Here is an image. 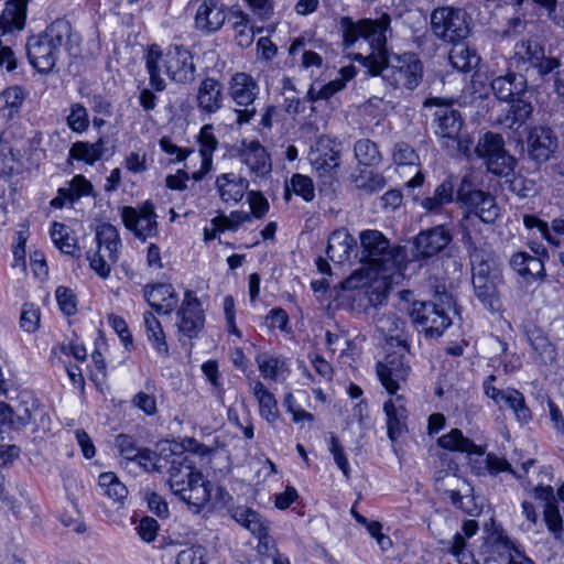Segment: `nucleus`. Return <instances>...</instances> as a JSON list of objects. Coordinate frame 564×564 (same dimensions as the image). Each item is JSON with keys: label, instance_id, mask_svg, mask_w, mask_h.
I'll list each match as a JSON object with an SVG mask.
<instances>
[{"label": "nucleus", "instance_id": "f8f14e48", "mask_svg": "<svg viewBox=\"0 0 564 564\" xmlns=\"http://www.w3.org/2000/svg\"><path fill=\"white\" fill-rule=\"evenodd\" d=\"M390 86L401 94L414 90L422 82L423 64L414 53L394 55L390 58Z\"/></svg>", "mask_w": 564, "mask_h": 564}, {"label": "nucleus", "instance_id": "4be33fe9", "mask_svg": "<svg viewBox=\"0 0 564 564\" xmlns=\"http://www.w3.org/2000/svg\"><path fill=\"white\" fill-rule=\"evenodd\" d=\"M220 199L228 205L238 204L246 195L249 181L234 172L217 176L215 182Z\"/></svg>", "mask_w": 564, "mask_h": 564}, {"label": "nucleus", "instance_id": "de8ad7c7", "mask_svg": "<svg viewBox=\"0 0 564 564\" xmlns=\"http://www.w3.org/2000/svg\"><path fill=\"white\" fill-rule=\"evenodd\" d=\"M101 494L113 500L122 502L128 496V489L112 471L101 473L98 477Z\"/></svg>", "mask_w": 564, "mask_h": 564}, {"label": "nucleus", "instance_id": "e2e57ef3", "mask_svg": "<svg viewBox=\"0 0 564 564\" xmlns=\"http://www.w3.org/2000/svg\"><path fill=\"white\" fill-rule=\"evenodd\" d=\"M481 192V189L475 187L469 175H464L456 188V200L468 206L474 203L476 194H480Z\"/></svg>", "mask_w": 564, "mask_h": 564}, {"label": "nucleus", "instance_id": "3c124183", "mask_svg": "<svg viewBox=\"0 0 564 564\" xmlns=\"http://www.w3.org/2000/svg\"><path fill=\"white\" fill-rule=\"evenodd\" d=\"M291 192L302 197L305 202H312L315 198L313 180L300 173L293 174L285 186V200H290Z\"/></svg>", "mask_w": 564, "mask_h": 564}, {"label": "nucleus", "instance_id": "f3484780", "mask_svg": "<svg viewBox=\"0 0 564 564\" xmlns=\"http://www.w3.org/2000/svg\"><path fill=\"white\" fill-rule=\"evenodd\" d=\"M223 84L214 77H205L197 87L196 106L200 113L214 115L224 106Z\"/></svg>", "mask_w": 564, "mask_h": 564}, {"label": "nucleus", "instance_id": "c756f323", "mask_svg": "<svg viewBox=\"0 0 564 564\" xmlns=\"http://www.w3.org/2000/svg\"><path fill=\"white\" fill-rule=\"evenodd\" d=\"M30 0H9L0 14V30L6 34L13 30H22L25 25Z\"/></svg>", "mask_w": 564, "mask_h": 564}, {"label": "nucleus", "instance_id": "09e8293b", "mask_svg": "<svg viewBox=\"0 0 564 564\" xmlns=\"http://www.w3.org/2000/svg\"><path fill=\"white\" fill-rule=\"evenodd\" d=\"M528 339L532 349L536 352L539 362L543 365L552 364L556 359V349L549 338L540 330H531Z\"/></svg>", "mask_w": 564, "mask_h": 564}, {"label": "nucleus", "instance_id": "a19ab883", "mask_svg": "<svg viewBox=\"0 0 564 564\" xmlns=\"http://www.w3.org/2000/svg\"><path fill=\"white\" fill-rule=\"evenodd\" d=\"M256 362L264 379L276 380L289 371L286 359L281 355L261 352L257 355Z\"/></svg>", "mask_w": 564, "mask_h": 564}, {"label": "nucleus", "instance_id": "338daca9", "mask_svg": "<svg viewBox=\"0 0 564 564\" xmlns=\"http://www.w3.org/2000/svg\"><path fill=\"white\" fill-rule=\"evenodd\" d=\"M206 550L202 545H192L177 554L176 564H207Z\"/></svg>", "mask_w": 564, "mask_h": 564}, {"label": "nucleus", "instance_id": "4d7b16f0", "mask_svg": "<svg viewBox=\"0 0 564 564\" xmlns=\"http://www.w3.org/2000/svg\"><path fill=\"white\" fill-rule=\"evenodd\" d=\"M350 177L357 188L369 193L378 192L386 185L384 176L373 173L371 170H360L359 173H352Z\"/></svg>", "mask_w": 564, "mask_h": 564}, {"label": "nucleus", "instance_id": "79ce46f5", "mask_svg": "<svg viewBox=\"0 0 564 564\" xmlns=\"http://www.w3.org/2000/svg\"><path fill=\"white\" fill-rule=\"evenodd\" d=\"M448 57L452 66L462 73L470 72L476 68L480 62V57L476 51L460 42L454 43Z\"/></svg>", "mask_w": 564, "mask_h": 564}, {"label": "nucleus", "instance_id": "72a5a7b5", "mask_svg": "<svg viewBox=\"0 0 564 564\" xmlns=\"http://www.w3.org/2000/svg\"><path fill=\"white\" fill-rule=\"evenodd\" d=\"M510 108L500 116L499 122L505 128L518 131L532 116L533 106L522 97L510 101Z\"/></svg>", "mask_w": 564, "mask_h": 564}, {"label": "nucleus", "instance_id": "b1692460", "mask_svg": "<svg viewBox=\"0 0 564 564\" xmlns=\"http://www.w3.org/2000/svg\"><path fill=\"white\" fill-rule=\"evenodd\" d=\"M535 497L545 500L543 516L547 530L558 540L563 532V516L551 486L535 488Z\"/></svg>", "mask_w": 564, "mask_h": 564}, {"label": "nucleus", "instance_id": "cd10ccee", "mask_svg": "<svg viewBox=\"0 0 564 564\" xmlns=\"http://www.w3.org/2000/svg\"><path fill=\"white\" fill-rule=\"evenodd\" d=\"M200 471L196 470L189 455L185 453L174 454L171 459L169 469V484L173 492L186 491L184 489V480L192 475H198Z\"/></svg>", "mask_w": 564, "mask_h": 564}, {"label": "nucleus", "instance_id": "dca6fc26", "mask_svg": "<svg viewBox=\"0 0 564 564\" xmlns=\"http://www.w3.org/2000/svg\"><path fill=\"white\" fill-rule=\"evenodd\" d=\"M143 296L156 314L170 315L178 305L180 299L170 283L147 284Z\"/></svg>", "mask_w": 564, "mask_h": 564}, {"label": "nucleus", "instance_id": "ea45409f", "mask_svg": "<svg viewBox=\"0 0 564 564\" xmlns=\"http://www.w3.org/2000/svg\"><path fill=\"white\" fill-rule=\"evenodd\" d=\"M145 333L149 341L156 352L163 357L169 356V345L160 321L155 317L153 312H145L143 314Z\"/></svg>", "mask_w": 564, "mask_h": 564}, {"label": "nucleus", "instance_id": "774afa93", "mask_svg": "<svg viewBox=\"0 0 564 564\" xmlns=\"http://www.w3.org/2000/svg\"><path fill=\"white\" fill-rule=\"evenodd\" d=\"M135 530L143 542L151 543L158 536L160 524L152 517H143L135 527Z\"/></svg>", "mask_w": 564, "mask_h": 564}, {"label": "nucleus", "instance_id": "aec40b11", "mask_svg": "<svg viewBox=\"0 0 564 564\" xmlns=\"http://www.w3.org/2000/svg\"><path fill=\"white\" fill-rule=\"evenodd\" d=\"M529 154L538 163L546 162L557 148V138L549 127L531 129L528 137Z\"/></svg>", "mask_w": 564, "mask_h": 564}, {"label": "nucleus", "instance_id": "423d86ee", "mask_svg": "<svg viewBox=\"0 0 564 564\" xmlns=\"http://www.w3.org/2000/svg\"><path fill=\"white\" fill-rule=\"evenodd\" d=\"M411 355L406 338L402 334L390 335V440L406 429V409L403 399L392 397L400 388L399 381H405L411 372Z\"/></svg>", "mask_w": 564, "mask_h": 564}, {"label": "nucleus", "instance_id": "c03bdc74", "mask_svg": "<svg viewBox=\"0 0 564 564\" xmlns=\"http://www.w3.org/2000/svg\"><path fill=\"white\" fill-rule=\"evenodd\" d=\"M105 141L99 139L95 143L77 141L73 143L69 149V158L84 161L88 164H94L98 160H100L105 153Z\"/></svg>", "mask_w": 564, "mask_h": 564}, {"label": "nucleus", "instance_id": "6ab92c4d", "mask_svg": "<svg viewBox=\"0 0 564 564\" xmlns=\"http://www.w3.org/2000/svg\"><path fill=\"white\" fill-rule=\"evenodd\" d=\"M451 241V231L445 228V226L441 225L421 231L416 236L414 245L417 257L430 258L441 252Z\"/></svg>", "mask_w": 564, "mask_h": 564}, {"label": "nucleus", "instance_id": "393cba45", "mask_svg": "<svg viewBox=\"0 0 564 564\" xmlns=\"http://www.w3.org/2000/svg\"><path fill=\"white\" fill-rule=\"evenodd\" d=\"M356 248V238L347 229L341 228L330 234L326 254L333 262L343 263L350 259V254Z\"/></svg>", "mask_w": 564, "mask_h": 564}, {"label": "nucleus", "instance_id": "37998d69", "mask_svg": "<svg viewBox=\"0 0 564 564\" xmlns=\"http://www.w3.org/2000/svg\"><path fill=\"white\" fill-rule=\"evenodd\" d=\"M469 208L486 224H492L500 216V208L495 197L487 192L476 194L474 203L468 205Z\"/></svg>", "mask_w": 564, "mask_h": 564}, {"label": "nucleus", "instance_id": "0e129e2a", "mask_svg": "<svg viewBox=\"0 0 564 564\" xmlns=\"http://www.w3.org/2000/svg\"><path fill=\"white\" fill-rule=\"evenodd\" d=\"M40 324V310L34 304L25 303L22 308L20 325L28 332L33 333Z\"/></svg>", "mask_w": 564, "mask_h": 564}, {"label": "nucleus", "instance_id": "c9c22d12", "mask_svg": "<svg viewBox=\"0 0 564 564\" xmlns=\"http://www.w3.org/2000/svg\"><path fill=\"white\" fill-rule=\"evenodd\" d=\"M230 19L234 20L235 40L238 46L249 47L257 33L262 32L261 28H254L251 24V18L246 12L237 9L230 12Z\"/></svg>", "mask_w": 564, "mask_h": 564}, {"label": "nucleus", "instance_id": "e433bc0d", "mask_svg": "<svg viewBox=\"0 0 564 564\" xmlns=\"http://www.w3.org/2000/svg\"><path fill=\"white\" fill-rule=\"evenodd\" d=\"M250 388L259 403V412L262 419L269 423H274L279 417L278 402L273 393L260 380H253Z\"/></svg>", "mask_w": 564, "mask_h": 564}, {"label": "nucleus", "instance_id": "0eeeda50", "mask_svg": "<svg viewBox=\"0 0 564 564\" xmlns=\"http://www.w3.org/2000/svg\"><path fill=\"white\" fill-rule=\"evenodd\" d=\"M412 321L430 337H440L451 326V313L456 314V302L445 286H436L433 300L416 304Z\"/></svg>", "mask_w": 564, "mask_h": 564}, {"label": "nucleus", "instance_id": "2eb2a0df", "mask_svg": "<svg viewBox=\"0 0 564 564\" xmlns=\"http://www.w3.org/2000/svg\"><path fill=\"white\" fill-rule=\"evenodd\" d=\"M337 144L329 137L322 135L311 149L308 160L319 176L332 177L339 165Z\"/></svg>", "mask_w": 564, "mask_h": 564}, {"label": "nucleus", "instance_id": "864d4df0", "mask_svg": "<svg viewBox=\"0 0 564 564\" xmlns=\"http://www.w3.org/2000/svg\"><path fill=\"white\" fill-rule=\"evenodd\" d=\"M197 143L202 161H204L205 166L208 167L209 164H213V155L218 148V139L214 134L213 124H204L200 128L197 135Z\"/></svg>", "mask_w": 564, "mask_h": 564}, {"label": "nucleus", "instance_id": "412c9836", "mask_svg": "<svg viewBox=\"0 0 564 564\" xmlns=\"http://www.w3.org/2000/svg\"><path fill=\"white\" fill-rule=\"evenodd\" d=\"M184 482V489L186 491L173 494L191 506L194 512H199L210 499L212 484L204 479L202 473L192 475L189 478H186Z\"/></svg>", "mask_w": 564, "mask_h": 564}, {"label": "nucleus", "instance_id": "69168bd1", "mask_svg": "<svg viewBox=\"0 0 564 564\" xmlns=\"http://www.w3.org/2000/svg\"><path fill=\"white\" fill-rule=\"evenodd\" d=\"M55 296L61 311L65 315L70 316L76 313V296L69 288L58 286Z\"/></svg>", "mask_w": 564, "mask_h": 564}, {"label": "nucleus", "instance_id": "f257e3e1", "mask_svg": "<svg viewBox=\"0 0 564 564\" xmlns=\"http://www.w3.org/2000/svg\"><path fill=\"white\" fill-rule=\"evenodd\" d=\"M361 268L344 281L345 289L368 285L369 302L382 305L388 296V238L379 230L367 229L359 234Z\"/></svg>", "mask_w": 564, "mask_h": 564}, {"label": "nucleus", "instance_id": "5fc2aeb1", "mask_svg": "<svg viewBox=\"0 0 564 564\" xmlns=\"http://www.w3.org/2000/svg\"><path fill=\"white\" fill-rule=\"evenodd\" d=\"M471 468L477 475H496L500 471H511V466L507 459L500 458L495 454H488L481 460H471Z\"/></svg>", "mask_w": 564, "mask_h": 564}, {"label": "nucleus", "instance_id": "c85d7f7f", "mask_svg": "<svg viewBox=\"0 0 564 564\" xmlns=\"http://www.w3.org/2000/svg\"><path fill=\"white\" fill-rule=\"evenodd\" d=\"M393 161L399 166H404L409 170L412 176L405 182L408 187H416L423 184L424 176L417 169L419 156L413 148L406 143H399L395 145L393 152Z\"/></svg>", "mask_w": 564, "mask_h": 564}, {"label": "nucleus", "instance_id": "9d476101", "mask_svg": "<svg viewBox=\"0 0 564 564\" xmlns=\"http://www.w3.org/2000/svg\"><path fill=\"white\" fill-rule=\"evenodd\" d=\"M228 94L231 100L243 109L237 110L236 122L239 126L249 123L256 116L257 110L252 107L260 94L257 80L248 73H235L228 83Z\"/></svg>", "mask_w": 564, "mask_h": 564}, {"label": "nucleus", "instance_id": "49530a36", "mask_svg": "<svg viewBox=\"0 0 564 564\" xmlns=\"http://www.w3.org/2000/svg\"><path fill=\"white\" fill-rule=\"evenodd\" d=\"M503 406L511 409L521 423H528L532 419V413L525 404L524 395L517 389L508 388L505 390L500 408Z\"/></svg>", "mask_w": 564, "mask_h": 564}, {"label": "nucleus", "instance_id": "5701e85b", "mask_svg": "<svg viewBox=\"0 0 564 564\" xmlns=\"http://www.w3.org/2000/svg\"><path fill=\"white\" fill-rule=\"evenodd\" d=\"M491 90L501 101H512L523 97L527 91V78L522 74L508 73L492 79Z\"/></svg>", "mask_w": 564, "mask_h": 564}, {"label": "nucleus", "instance_id": "052dcab7", "mask_svg": "<svg viewBox=\"0 0 564 564\" xmlns=\"http://www.w3.org/2000/svg\"><path fill=\"white\" fill-rule=\"evenodd\" d=\"M67 124L74 132H84L89 127V118L86 108L82 104H74L67 116Z\"/></svg>", "mask_w": 564, "mask_h": 564}, {"label": "nucleus", "instance_id": "39448f33", "mask_svg": "<svg viewBox=\"0 0 564 564\" xmlns=\"http://www.w3.org/2000/svg\"><path fill=\"white\" fill-rule=\"evenodd\" d=\"M469 258L475 296L486 310L499 311L501 307L499 286L503 283V276L497 256L491 250L474 248Z\"/></svg>", "mask_w": 564, "mask_h": 564}, {"label": "nucleus", "instance_id": "a211bd4d", "mask_svg": "<svg viewBox=\"0 0 564 564\" xmlns=\"http://www.w3.org/2000/svg\"><path fill=\"white\" fill-rule=\"evenodd\" d=\"M227 19L226 7L218 0H202L196 10V30L210 34L218 31Z\"/></svg>", "mask_w": 564, "mask_h": 564}, {"label": "nucleus", "instance_id": "680f3d73", "mask_svg": "<svg viewBox=\"0 0 564 564\" xmlns=\"http://www.w3.org/2000/svg\"><path fill=\"white\" fill-rule=\"evenodd\" d=\"M562 63L558 57L545 54V50L539 56L538 62L530 70H534L540 77H545L560 70Z\"/></svg>", "mask_w": 564, "mask_h": 564}, {"label": "nucleus", "instance_id": "4c0bfd02", "mask_svg": "<svg viewBox=\"0 0 564 564\" xmlns=\"http://www.w3.org/2000/svg\"><path fill=\"white\" fill-rule=\"evenodd\" d=\"M96 241L98 250L107 252L110 262H117L118 250L121 246L118 229L111 224H101L96 230Z\"/></svg>", "mask_w": 564, "mask_h": 564}, {"label": "nucleus", "instance_id": "58836bf2", "mask_svg": "<svg viewBox=\"0 0 564 564\" xmlns=\"http://www.w3.org/2000/svg\"><path fill=\"white\" fill-rule=\"evenodd\" d=\"M445 494L449 501L464 512L469 516H477L480 513V508L475 501L473 496V488L468 482L462 480L460 488H449L445 489Z\"/></svg>", "mask_w": 564, "mask_h": 564}, {"label": "nucleus", "instance_id": "603ef678", "mask_svg": "<svg viewBox=\"0 0 564 564\" xmlns=\"http://www.w3.org/2000/svg\"><path fill=\"white\" fill-rule=\"evenodd\" d=\"M58 193L69 203H74L84 196L93 195L94 186L84 175L78 174L67 182L66 186L58 188Z\"/></svg>", "mask_w": 564, "mask_h": 564}, {"label": "nucleus", "instance_id": "13d9d810", "mask_svg": "<svg viewBox=\"0 0 564 564\" xmlns=\"http://www.w3.org/2000/svg\"><path fill=\"white\" fill-rule=\"evenodd\" d=\"M355 158L365 166L376 165L381 161V154L375 142L369 139H361L355 143Z\"/></svg>", "mask_w": 564, "mask_h": 564}, {"label": "nucleus", "instance_id": "473e14b6", "mask_svg": "<svg viewBox=\"0 0 564 564\" xmlns=\"http://www.w3.org/2000/svg\"><path fill=\"white\" fill-rule=\"evenodd\" d=\"M229 512L231 518L250 531L252 535L259 536L269 532V521L258 511L246 506H238L231 508Z\"/></svg>", "mask_w": 564, "mask_h": 564}, {"label": "nucleus", "instance_id": "6e6552de", "mask_svg": "<svg viewBox=\"0 0 564 564\" xmlns=\"http://www.w3.org/2000/svg\"><path fill=\"white\" fill-rule=\"evenodd\" d=\"M425 105L438 106L433 115L434 132L452 155L458 153L462 148L460 130L464 124L459 111L452 105H438V98L430 99Z\"/></svg>", "mask_w": 564, "mask_h": 564}, {"label": "nucleus", "instance_id": "8fccbe9b", "mask_svg": "<svg viewBox=\"0 0 564 564\" xmlns=\"http://www.w3.org/2000/svg\"><path fill=\"white\" fill-rule=\"evenodd\" d=\"M51 238L54 245L65 254L74 256L78 250L77 239L68 226L54 223L51 229Z\"/></svg>", "mask_w": 564, "mask_h": 564}, {"label": "nucleus", "instance_id": "4468645a", "mask_svg": "<svg viewBox=\"0 0 564 564\" xmlns=\"http://www.w3.org/2000/svg\"><path fill=\"white\" fill-rule=\"evenodd\" d=\"M205 315L202 304L192 290L184 293L183 302L176 312L178 330L188 338H195L204 327Z\"/></svg>", "mask_w": 564, "mask_h": 564}, {"label": "nucleus", "instance_id": "7ed1b4c3", "mask_svg": "<svg viewBox=\"0 0 564 564\" xmlns=\"http://www.w3.org/2000/svg\"><path fill=\"white\" fill-rule=\"evenodd\" d=\"M160 64H163L164 73L175 83L187 84L195 78L196 67L187 48L171 45L161 51L158 45H151L145 54V68L155 91H163L166 87L164 78L160 76Z\"/></svg>", "mask_w": 564, "mask_h": 564}, {"label": "nucleus", "instance_id": "6e6d98bb", "mask_svg": "<svg viewBox=\"0 0 564 564\" xmlns=\"http://www.w3.org/2000/svg\"><path fill=\"white\" fill-rule=\"evenodd\" d=\"M144 388L147 391L138 392L133 397L131 403L147 415H154L158 412L156 399L154 394L156 391V386L154 380L148 379L144 383Z\"/></svg>", "mask_w": 564, "mask_h": 564}, {"label": "nucleus", "instance_id": "a18cd8bd", "mask_svg": "<svg viewBox=\"0 0 564 564\" xmlns=\"http://www.w3.org/2000/svg\"><path fill=\"white\" fill-rule=\"evenodd\" d=\"M26 93L21 86H11L0 94V111L4 117L12 118L18 113L25 100Z\"/></svg>", "mask_w": 564, "mask_h": 564}, {"label": "nucleus", "instance_id": "7c9ffc66", "mask_svg": "<svg viewBox=\"0 0 564 564\" xmlns=\"http://www.w3.org/2000/svg\"><path fill=\"white\" fill-rule=\"evenodd\" d=\"M437 445L451 452L466 453L469 456L476 455L482 457L485 449L476 445L471 440L464 436L463 432L458 429H452L447 434L442 435L437 440Z\"/></svg>", "mask_w": 564, "mask_h": 564}, {"label": "nucleus", "instance_id": "20e7f679", "mask_svg": "<svg viewBox=\"0 0 564 564\" xmlns=\"http://www.w3.org/2000/svg\"><path fill=\"white\" fill-rule=\"evenodd\" d=\"M72 37L70 23L64 19L55 20L42 33L28 39L25 48L30 64L41 74L54 72Z\"/></svg>", "mask_w": 564, "mask_h": 564}, {"label": "nucleus", "instance_id": "1a4fd4ad", "mask_svg": "<svg viewBox=\"0 0 564 564\" xmlns=\"http://www.w3.org/2000/svg\"><path fill=\"white\" fill-rule=\"evenodd\" d=\"M466 17L462 9L437 8L431 14V29L437 39L447 43H458L469 34Z\"/></svg>", "mask_w": 564, "mask_h": 564}, {"label": "nucleus", "instance_id": "f03ea898", "mask_svg": "<svg viewBox=\"0 0 564 564\" xmlns=\"http://www.w3.org/2000/svg\"><path fill=\"white\" fill-rule=\"evenodd\" d=\"M339 25L346 48L351 47L359 39H365L369 43L370 54L364 56L357 53L354 59L367 67L370 75L381 74L388 66L387 39L384 34L388 25V15L383 14L380 21L370 19L354 21L350 17H343Z\"/></svg>", "mask_w": 564, "mask_h": 564}, {"label": "nucleus", "instance_id": "2f4dec72", "mask_svg": "<svg viewBox=\"0 0 564 564\" xmlns=\"http://www.w3.org/2000/svg\"><path fill=\"white\" fill-rule=\"evenodd\" d=\"M32 420L31 410L19 404L17 408L4 402H0V433L9 430H21Z\"/></svg>", "mask_w": 564, "mask_h": 564}, {"label": "nucleus", "instance_id": "bf43d9fd", "mask_svg": "<svg viewBox=\"0 0 564 564\" xmlns=\"http://www.w3.org/2000/svg\"><path fill=\"white\" fill-rule=\"evenodd\" d=\"M251 220L250 214L242 210L231 212L230 215H219L212 219L213 227L216 230L225 231H236L241 225Z\"/></svg>", "mask_w": 564, "mask_h": 564}, {"label": "nucleus", "instance_id": "bb28decb", "mask_svg": "<svg viewBox=\"0 0 564 564\" xmlns=\"http://www.w3.org/2000/svg\"><path fill=\"white\" fill-rule=\"evenodd\" d=\"M544 46L536 40L528 39L516 43L510 64L519 72L528 73L538 62Z\"/></svg>", "mask_w": 564, "mask_h": 564}, {"label": "nucleus", "instance_id": "f704fd0d", "mask_svg": "<svg viewBox=\"0 0 564 564\" xmlns=\"http://www.w3.org/2000/svg\"><path fill=\"white\" fill-rule=\"evenodd\" d=\"M455 186L456 178L452 175L447 176L436 186L433 196L422 200V207L429 213H442L443 207L454 200Z\"/></svg>", "mask_w": 564, "mask_h": 564}, {"label": "nucleus", "instance_id": "ddd939ff", "mask_svg": "<svg viewBox=\"0 0 564 564\" xmlns=\"http://www.w3.org/2000/svg\"><path fill=\"white\" fill-rule=\"evenodd\" d=\"M122 223L139 239L152 238L158 232V215L154 205L150 200L143 202L138 207L124 206L121 209Z\"/></svg>", "mask_w": 564, "mask_h": 564}, {"label": "nucleus", "instance_id": "9b49d317", "mask_svg": "<svg viewBox=\"0 0 564 564\" xmlns=\"http://www.w3.org/2000/svg\"><path fill=\"white\" fill-rule=\"evenodd\" d=\"M476 153L485 160L489 172L498 176H507L514 167V159L505 150L500 134L487 132L478 141Z\"/></svg>", "mask_w": 564, "mask_h": 564}, {"label": "nucleus", "instance_id": "a878e982", "mask_svg": "<svg viewBox=\"0 0 564 564\" xmlns=\"http://www.w3.org/2000/svg\"><path fill=\"white\" fill-rule=\"evenodd\" d=\"M240 160L251 173L262 176L271 171V160L265 148L257 140L243 143L240 151Z\"/></svg>", "mask_w": 564, "mask_h": 564}]
</instances>
